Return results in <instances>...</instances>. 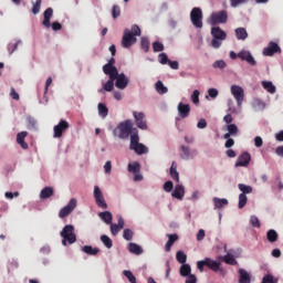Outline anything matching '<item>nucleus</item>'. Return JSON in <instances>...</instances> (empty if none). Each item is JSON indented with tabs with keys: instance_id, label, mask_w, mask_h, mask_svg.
Instances as JSON below:
<instances>
[{
	"instance_id": "nucleus-1",
	"label": "nucleus",
	"mask_w": 283,
	"mask_h": 283,
	"mask_svg": "<svg viewBox=\"0 0 283 283\" xmlns=\"http://www.w3.org/2000/svg\"><path fill=\"white\" fill-rule=\"evenodd\" d=\"M108 81L102 82V88L98 90L99 94H103V92H112L114 90V82L117 90H127L129 77L125 75V73H118V71H116L115 75H108Z\"/></svg>"
},
{
	"instance_id": "nucleus-2",
	"label": "nucleus",
	"mask_w": 283,
	"mask_h": 283,
	"mask_svg": "<svg viewBox=\"0 0 283 283\" xmlns=\"http://www.w3.org/2000/svg\"><path fill=\"white\" fill-rule=\"evenodd\" d=\"M230 93L237 102V107L233 99L230 98L227 102L228 112H230V114H240L242 112V103H244V88L234 84L230 87Z\"/></svg>"
},
{
	"instance_id": "nucleus-3",
	"label": "nucleus",
	"mask_w": 283,
	"mask_h": 283,
	"mask_svg": "<svg viewBox=\"0 0 283 283\" xmlns=\"http://www.w3.org/2000/svg\"><path fill=\"white\" fill-rule=\"evenodd\" d=\"M140 34L142 31L138 24H134L132 27V30L125 29L122 38V48H124L125 50H129V48H132V45L136 43V36H140Z\"/></svg>"
},
{
	"instance_id": "nucleus-4",
	"label": "nucleus",
	"mask_w": 283,
	"mask_h": 283,
	"mask_svg": "<svg viewBox=\"0 0 283 283\" xmlns=\"http://www.w3.org/2000/svg\"><path fill=\"white\" fill-rule=\"evenodd\" d=\"M132 127H133L132 119H126L124 122H120L115 127V129L113 130V134L120 140H127V138H129V134H132Z\"/></svg>"
},
{
	"instance_id": "nucleus-5",
	"label": "nucleus",
	"mask_w": 283,
	"mask_h": 283,
	"mask_svg": "<svg viewBox=\"0 0 283 283\" xmlns=\"http://www.w3.org/2000/svg\"><path fill=\"white\" fill-rule=\"evenodd\" d=\"M140 137H138V130H135L130 135V145L129 149L135 151L138 156H143V154H149V148L145 146V144H140Z\"/></svg>"
},
{
	"instance_id": "nucleus-6",
	"label": "nucleus",
	"mask_w": 283,
	"mask_h": 283,
	"mask_svg": "<svg viewBox=\"0 0 283 283\" xmlns=\"http://www.w3.org/2000/svg\"><path fill=\"white\" fill-rule=\"evenodd\" d=\"M211 48H213V50H220V48L222 46V42L227 40V32L220 29V27H213L211 29Z\"/></svg>"
},
{
	"instance_id": "nucleus-7",
	"label": "nucleus",
	"mask_w": 283,
	"mask_h": 283,
	"mask_svg": "<svg viewBox=\"0 0 283 283\" xmlns=\"http://www.w3.org/2000/svg\"><path fill=\"white\" fill-rule=\"evenodd\" d=\"M62 238L63 247H67V244H74L76 242V233H74V226L69 224L65 226L60 232Z\"/></svg>"
},
{
	"instance_id": "nucleus-8",
	"label": "nucleus",
	"mask_w": 283,
	"mask_h": 283,
	"mask_svg": "<svg viewBox=\"0 0 283 283\" xmlns=\"http://www.w3.org/2000/svg\"><path fill=\"white\" fill-rule=\"evenodd\" d=\"M52 17H54V9L49 7L43 12L42 25L45 28H52L53 32H59V30H62L63 25H61V23H59V22L50 23Z\"/></svg>"
},
{
	"instance_id": "nucleus-9",
	"label": "nucleus",
	"mask_w": 283,
	"mask_h": 283,
	"mask_svg": "<svg viewBox=\"0 0 283 283\" xmlns=\"http://www.w3.org/2000/svg\"><path fill=\"white\" fill-rule=\"evenodd\" d=\"M190 21L195 28L202 29V9L193 8L190 12Z\"/></svg>"
},
{
	"instance_id": "nucleus-10",
	"label": "nucleus",
	"mask_w": 283,
	"mask_h": 283,
	"mask_svg": "<svg viewBox=\"0 0 283 283\" xmlns=\"http://www.w3.org/2000/svg\"><path fill=\"white\" fill-rule=\"evenodd\" d=\"M198 156V150L192 149L189 146L181 145L179 148V157L181 160H193Z\"/></svg>"
},
{
	"instance_id": "nucleus-11",
	"label": "nucleus",
	"mask_w": 283,
	"mask_h": 283,
	"mask_svg": "<svg viewBox=\"0 0 283 283\" xmlns=\"http://www.w3.org/2000/svg\"><path fill=\"white\" fill-rule=\"evenodd\" d=\"M93 198L99 209H107V201H105V196H103V190H101V187L94 186Z\"/></svg>"
},
{
	"instance_id": "nucleus-12",
	"label": "nucleus",
	"mask_w": 283,
	"mask_h": 283,
	"mask_svg": "<svg viewBox=\"0 0 283 283\" xmlns=\"http://www.w3.org/2000/svg\"><path fill=\"white\" fill-rule=\"evenodd\" d=\"M228 19H229V15L227 14V11L222 10V11L213 12L210 15L209 23L210 25H218L220 23H227Z\"/></svg>"
},
{
	"instance_id": "nucleus-13",
	"label": "nucleus",
	"mask_w": 283,
	"mask_h": 283,
	"mask_svg": "<svg viewBox=\"0 0 283 283\" xmlns=\"http://www.w3.org/2000/svg\"><path fill=\"white\" fill-rule=\"evenodd\" d=\"M76 205H77L76 199L72 198L65 207L60 209L59 218L61 219L67 218V216H70L74 211V209H76Z\"/></svg>"
},
{
	"instance_id": "nucleus-14",
	"label": "nucleus",
	"mask_w": 283,
	"mask_h": 283,
	"mask_svg": "<svg viewBox=\"0 0 283 283\" xmlns=\"http://www.w3.org/2000/svg\"><path fill=\"white\" fill-rule=\"evenodd\" d=\"M70 124L66 120H60L57 125L53 127V138H61L64 132H67Z\"/></svg>"
},
{
	"instance_id": "nucleus-15",
	"label": "nucleus",
	"mask_w": 283,
	"mask_h": 283,
	"mask_svg": "<svg viewBox=\"0 0 283 283\" xmlns=\"http://www.w3.org/2000/svg\"><path fill=\"white\" fill-rule=\"evenodd\" d=\"M185 193H187L185 185L178 182L175 185V188H172L171 198H175V200H185Z\"/></svg>"
},
{
	"instance_id": "nucleus-16",
	"label": "nucleus",
	"mask_w": 283,
	"mask_h": 283,
	"mask_svg": "<svg viewBox=\"0 0 283 283\" xmlns=\"http://www.w3.org/2000/svg\"><path fill=\"white\" fill-rule=\"evenodd\" d=\"M133 116L135 118V123H136L138 129L146 130L147 129V120L145 119V113L134 111Z\"/></svg>"
},
{
	"instance_id": "nucleus-17",
	"label": "nucleus",
	"mask_w": 283,
	"mask_h": 283,
	"mask_svg": "<svg viewBox=\"0 0 283 283\" xmlns=\"http://www.w3.org/2000/svg\"><path fill=\"white\" fill-rule=\"evenodd\" d=\"M277 52H282L280 45L273 41H271L268 46L263 49V56H273V54H277Z\"/></svg>"
},
{
	"instance_id": "nucleus-18",
	"label": "nucleus",
	"mask_w": 283,
	"mask_h": 283,
	"mask_svg": "<svg viewBox=\"0 0 283 283\" xmlns=\"http://www.w3.org/2000/svg\"><path fill=\"white\" fill-rule=\"evenodd\" d=\"M249 163H251V154L243 153L237 158L234 167H249Z\"/></svg>"
},
{
	"instance_id": "nucleus-19",
	"label": "nucleus",
	"mask_w": 283,
	"mask_h": 283,
	"mask_svg": "<svg viewBox=\"0 0 283 283\" xmlns=\"http://www.w3.org/2000/svg\"><path fill=\"white\" fill-rule=\"evenodd\" d=\"M114 63H116V60H114V57H112L108 61V63L103 66V72H104V74H106V76H114L116 74V72H118V69H116V66H114Z\"/></svg>"
},
{
	"instance_id": "nucleus-20",
	"label": "nucleus",
	"mask_w": 283,
	"mask_h": 283,
	"mask_svg": "<svg viewBox=\"0 0 283 283\" xmlns=\"http://www.w3.org/2000/svg\"><path fill=\"white\" fill-rule=\"evenodd\" d=\"M238 56L239 59H241V61H245V63H249V65H255L256 63L250 51L242 50L238 53Z\"/></svg>"
},
{
	"instance_id": "nucleus-21",
	"label": "nucleus",
	"mask_w": 283,
	"mask_h": 283,
	"mask_svg": "<svg viewBox=\"0 0 283 283\" xmlns=\"http://www.w3.org/2000/svg\"><path fill=\"white\" fill-rule=\"evenodd\" d=\"M177 111L181 118H189L191 106H189V104H184L182 102H180L177 106Z\"/></svg>"
},
{
	"instance_id": "nucleus-22",
	"label": "nucleus",
	"mask_w": 283,
	"mask_h": 283,
	"mask_svg": "<svg viewBox=\"0 0 283 283\" xmlns=\"http://www.w3.org/2000/svg\"><path fill=\"white\" fill-rule=\"evenodd\" d=\"M123 227H125V220L118 216L117 223H111L112 235H118V232L122 231Z\"/></svg>"
},
{
	"instance_id": "nucleus-23",
	"label": "nucleus",
	"mask_w": 283,
	"mask_h": 283,
	"mask_svg": "<svg viewBox=\"0 0 283 283\" xmlns=\"http://www.w3.org/2000/svg\"><path fill=\"white\" fill-rule=\"evenodd\" d=\"M169 174L175 182H180V174L178 172V164H176V161L171 163Z\"/></svg>"
},
{
	"instance_id": "nucleus-24",
	"label": "nucleus",
	"mask_w": 283,
	"mask_h": 283,
	"mask_svg": "<svg viewBox=\"0 0 283 283\" xmlns=\"http://www.w3.org/2000/svg\"><path fill=\"white\" fill-rule=\"evenodd\" d=\"M25 138H28V132H21L17 135V144L20 145L23 149H28V143H25Z\"/></svg>"
},
{
	"instance_id": "nucleus-25",
	"label": "nucleus",
	"mask_w": 283,
	"mask_h": 283,
	"mask_svg": "<svg viewBox=\"0 0 283 283\" xmlns=\"http://www.w3.org/2000/svg\"><path fill=\"white\" fill-rule=\"evenodd\" d=\"M228 133L223 135L224 139L231 138V136H237L238 135V126L235 124H230L227 126Z\"/></svg>"
},
{
	"instance_id": "nucleus-26",
	"label": "nucleus",
	"mask_w": 283,
	"mask_h": 283,
	"mask_svg": "<svg viewBox=\"0 0 283 283\" xmlns=\"http://www.w3.org/2000/svg\"><path fill=\"white\" fill-rule=\"evenodd\" d=\"M168 241L165 245V251L169 253L171 251V247H174V243L178 240V234H167Z\"/></svg>"
},
{
	"instance_id": "nucleus-27",
	"label": "nucleus",
	"mask_w": 283,
	"mask_h": 283,
	"mask_svg": "<svg viewBox=\"0 0 283 283\" xmlns=\"http://www.w3.org/2000/svg\"><path fill=\"white\" fill-rule=\"evenodd\" d=\"M54 196V188L52 187H45L40 192L41 200H48V198H52Z\"/></svg>"
},
{
	"instance_id": "nucleus-28",
	"label": "nucleus",
	"mask_w": 283,
	"mask_h": 283,
	"mask_svg": "<svg viewBox=\"0 0 283 283\" xmlns=\"http://www.w3.org/2000/svg\"><path fill=\"white\" fill-rule=\"evenodd\" d=\"M239 283H251V275L244 269L239 270Z\"/></svg>"
},
{
	"instance_id": "nucleus-29",
	"label": "nucleus",
	"mask_w": 283,
	"mask_h": 283,
	"mask_svg": "<svg viewBox=\"0 0 283 283\" xmlns=\"http://www.w3.org/2000/svg\"><path fill=\"white\" fill-rule=\"evenodd\" d=\"M128 251L134 255H143V248L137 243H133V242L128 243Z\"/></svg>"
},
{
	"instance_id": "nucleus-30",
	"label": "nucleus",
	"mask_w": 283,
	"mask_h": 283,
	"mask_svg": "<svg viewBox=\"0 0 283 283\" xmlns=\"http://www.w3.org/2000/svg\"><path fill=\"white\" fill-rule=\"evenodd\" d=\"M212 202L214 205V209H222L223 207H227V205H229V200L228 199H220L218 197H214L212 199Z\"/></svg>"
},
{
	"instance_id": "nucleus-31",
	"label": "nucleus",
	"mask_w": 283,
	"mask_h": 283,
	"mask_svg": "<svg viewBox=\"0 0 283 283\" xmlns=\"http://www.w3.org/2000/svg\"><path fill=\"white\" fill-rule=\"evenodd\" d=\"M235 36L238 41H247V39L249 38V33L247 32V29L238 28L235 29Z\"/></svg>"
},
{
	"instance_id": "nucleus-32",
	"label": "nucleus",
	"mask_w": 283,
	"mask_h": 283,
	"mask_svg": "<svg viewBox=\"0 0 283 283\" xmlns=\"http://www.w3.org/2000/svg\"><path fill=\"white\" fill-rule=\"evenodd\" d=\"M21 40H15L14 42H10L7 45V50L9 52V56H12V54H14V52H17V50L19 49V45H21Z\"/></svg>"
},
{
	"instance_id": "nucleus-33",
	"label": "nucleus",
	"mask_w": 283,
	"mask_h": 283,
	"mask_svg": "<svg viewBox=\"0 0 283 283\" xmlns=\"http://www.w3.org/2000/svg\"><path fill=\"white\" fill-rule=\"evenodd\" d=\"M98 218L105 222V224H112L113 216L109 211H104L98 213Z\"/></svg>"
},
{
	"instance_id": "nucleus-34",
	"label": "nucleus",
	"mask_w": 283,
	"mask_h": 283,
	"mask_svg": "<svg viewBox=\"0 0 283 283\" xmlns=\"http://www.w3.org/2000/svg\"><path fill=\"white\" fill-rule=\"evenodd\" d=\"M97 112H98V116L101 118H107V114H109V109L107 108V106L103 103H99L97 105Z\"/></svg>"
},
{
	"instance_id": "nucleus-35",
	"label": "nucleus",
	"mask_w": 283,
	"mask_h": 283,
	"mask_svg": "<svg viewBox=\"0 0 283 283\" xmlns=\"http://www.w3.org/2000/svg\"><path fill=\"white\" fill-rule=\"evenodd\" d=\"M206 260V266L210 269L211 271H219L220 270V262L213 261L211 259H205Z\"/></svg>"
},
{
	"instance_id": "nucleus-36",
	"label": "nucleus",
	"mask_w": 283,
	"mask_h": 283,
	"mask_svg": "<svg viewBox=\"0 0 283 283\" xmlns=\"http://www.w3.org/2000/svg\"><path fill=\"white\" fill-rule=\"evenodd\" d=\"M82 251L83 253H86V255H97L101 250L98 248H93L92 245H84Z\"/></svg>"
},
{
	"instance_id": "nucleus-37",
	"label": "nucleus",
	"mask_w": 283,
	"mask_h": 283,
	"mask_svg": "<svg viewBox=\"0 0 283 283\" xmlns=\"http://www.w3.org/2000/svg\"><path fill=\"white\" fill-rule=\"evenodd\" d=\"M179 273H180L181 277H188L189 275H191V265L184 263L180 266Z\"/></svg>"
},
{
	"instance_id": "nucleus-38",
	"label": "nucleus",
	"mask_w": 283,
	"mask_h": 283,
	"mask_svg": "<svg viewBox=\"0 0 283 283\" xmlns=\"http://www.w3.org/2000/svg\"><path fill=\"white\" fill-rule=\"evenodd\" d=\"M252 107L256 112H260V111L264 109V107H266V104H264V102L262 99H260V98H254L252 101Z\"/></svg>"
},
{
	"instance_id": "nucleus-39",
	"label": "nucleus",
	"mask_w": 283,
	"mask_h": 283,
	"mask_svg": "<svg viewBox=\"0 0 283 283\" xmlns=\"http://www.w3.org/2000/svg\"><path fill=\"white\" fill-rule=\"evenodd\" d=\"M155 90L157 94H167L169 92V88H167V86H165V84L161 81H158L155 84Z\"/></svg>"
},
{
	"instance_id": "nucleus-40",
	"label": "nucleus",
	"mask_w": 283,
	"mask_h": 283,
	"mask_svg": "<svg viewBox=\"0 0 283 283\" xmlns=\"http://www.w3.org/2000/svg\"><path fill=\"white\" fill-rule=\"evenodd\" d=\"M262 87L263 90H266L269 94H275V85H273V82L263 81Z\"/></svg>"
},
{
	"instance_id": "nucleus-41",
	"label": "nucleus",
	"mask_w": 283,
	"mask_h": 283,
	"mask_svg": "<svg viewBox=\"0 0 283 283\" xmlns=\"http://www.w3.org/2000/svg\"><path fill=\"white\" fill-rule=\"evenodd\" d=\"M238 189L241 191V193H243V196H247V193H253V187L244 184H239Z\"/></svg>"
},
{
	"instance_id": "nucleus-42",
	"label": "nucleus",
	"mask_w": 283,
	"mask_h": 283,
	"mask_svg": "<svg viewBox=\"0 0 283 283\" xmlns=\"http://www.w3.org/2000/svg\"><path fill=\"white\" fill-rule=\"evenodd\" d=\"M101 242L104 244L106 249H112V247H114V242L106 234H103L101 237Z\"/></svg>"
},
{
	"instance_id": "nucleus-43",
	"label": "nucleus",
	"mask_w": 283,
	"mask_h": 283,
	"mask_svg": "<svg viewBox=\"0 0 283 283\" xmlns=\"http://www.w3.org/2000/svg\"><path fill=\"white\" fill-rule=\"evenodd\" d=\"M128 171L129 174H138L140 171V164L138 161L128 164Z\"/></svg>"
},
{
	"instance_id": "nucleus-44",
	"label": "nucleus",
	"mask_w": 283,
	"mask_h": 283,
	"mask_svg": "<svg viewBox=\"0 0 283 283\" xmlns=\"http://www.w3.org/2000/svg\"><path fill=\"white\" fill-rule=\"evenodd\" d=\"M176 260L177 262H179V264H187V254H185V252L179 250L176 253Z\"/></svg>"
},
{
	"instance_id": "nucleus-45",
	"label": "nucleus",
	"mask_w": 283,
	"mask_h": 283,
	"mask_svg": "<svg viewBox=\"0 0 283 283\" xmlns=\"http://www.w3.org/2000/svg\"><path fill=\"white\" fill-rule=\"evenodd\" d=\"M223 262H226V264H230L231 266H235V264H238V261L233 254H226L223 256Z\"/></svg>"
},
{
	"instance_id": "nucleus-46",
	"label": "nucleus",
	"mask_w": 283,
	"mask_h": 283,
	"mask_svg": "<svg viewBox=\"0 0 283 283\" xmlns=\"http://www.w3.org/2000/svg\"><path fill=\"white\" fill-rule=\"evenodd\" d=\"M248 200H249V198H247V195L240 193V195H239L238 208H239V209H244V207H247Z\"/></svg>"
},
{
	"instance_id": "nucleus-47",
	"label": "nucleus",
	"mask_w": 283,
	"mask_h": 283,
	"mask_svg": "<svg viewBox=\"0 0 283 283\" xmlns=\"http://www.w3.org/2000/svg\"><path fill=\"white\" fill-rule=\"evenodd\" d=\"M174 181L168 180L163 185V189L166 193H171L174 191Z\"/></svg>"
},
{
	"instance_id": "nucleus-48",
	"label": "nucleus",
	"mask_w": 283,
	"mask_h": 283,
	"mask_svg": "<svg viewBox=\"0 0 283 283\" xmlns=\"http://www.w3.org/2000/svg\"><path fill=\"white\" fill-rule=\"evenodd\" d=\"M231 8H240V6H247L249 0H229Z\"/></svg>"
},
{
	"instance_id": "nucleus-49",
	"label": "nucleus",
	"mask_w": 283,
	"mask_h": 283,
	"mask_svg": "<svg viewBox=\"0 0 283 283\" xmlns=\"http://www.w3.org/2000/svg\"><path fill=\"white\" fill-rule=\"evenodd\" d=\"M212 67L214 70H224V67H227V62H224V60H217L213 62Z\"/></svg>"
},
{
	"instance_id": "nucleus-50",
	"label": "nucleus",
	"mask_w": 283,
	"mask_h": 283,
	"mask_svg": "<svg viewBox=\"0 0 283 283\" xmlns=\"http://www.w3.org/2000/svg\"><path fill=\"white\" fill-rule=\"evenodd\" d=\"M269 242H277V232L275 230H269L266 233Z\"/></svg>"
},
{
	"instance_id": "nucleus-51",
	"label": "nucleus",
	"mask_w": 283,
	"mask_h": 283,
	"mask_svg": "<svg viewBox=\"0 0 283 283\" xmlns=\"http://www.w3.org/2000/svg\"><path fill=\"white\" fill-rule=\"evenodd\" d=\"M41 3L42 0H35V2H32V14H39V12H41Z\"/></svg>"
},
{
	"instance_id": "nucleus-52",
	"label": "nucleus",
	"mask_w": 283,
	"mask_h": 283,
	"mask_svg": "<svg viewBox=\"0 0 283 283\" xmlns=\"http://www.w3.org/2000/svg\"><path fill=\"white\" fill-rule=\"evenodd\" d=\"M193 105H198L200 103V91L195 90L190 96Z\"/></svg>"
},
{
	"instance_id": "nucleus-53",
	"label": "nucleus",
	"mask_w": 283,
	"mask_h": 283,
	"mask_svg": "<svg viewBox=\"0 0 283 283\" xmlns=\"http://www.w3.org/2000/svg\"><path fill=\"white\" fill-rule=\"evenodd\" d=\"M124 240H127V242L134 240V231L132 229H125L123 233Z\"/></svg>"
},
{
	"instance_id": "nucleus-54",
	"label": "nucleus",
	"mask_w": 283,
	"mask_h": 283,
	"mask_svg": "<svg viewBox=\"0 0 283 283\" xmlns=\"http://www.w3.org/2000/svg\"><path fill=\"white\" fill-rule=\"evenodd\" d=\"M250 224H251V227H254V229H260V227H261L260 219L256 216H251Z\"/></svg>"
},
{
	"instance_id": "nucleus-55",
	"label": "nucleus",
	"mask_w": 283,
	"mask_h": 283,
	"mask_svg": "<svg viewBox=\"0 0 283 283\" xmlns=\"http://www.w3.org/2000/svg\"><path fill=\"white\" fill-rule=\"evenodd\" d=\"M123 275H125L128 279V282L136 283V276L134 275V273H132V271L124 270Z\"/></svg>"
},
{
	"instance_id": "nucleus-56",
	"label": "nucleus",
	"mask_w": 283,
	"mask_h": 283,
	"mask_svg": "<svg viewBox=\"0 0 283 283\" xmlns=\"http://www.w3.org/2000/svg\"><path fill=\"white\" fill-rule=\"evenodd\" d=\"M261 283H277V279H275V276H273L271 274H266L263 276Z\"/></svg>"
},
{
	"instance_id": "nucleus-57",
	"label": "nucleus",
	"mask_w": 283,
	"mask_h": 283,
	"mask_svg": "<svg viewBox=\"0 0 283 283\" xmlns=\"http://www.w3.org/2000/svg\"><path fill=\"white\" fill-rule=\"evenodd\" d=\"M200 190H193L189 197V200H191V202H197V200H200Z\"/></svg>"
},
{
	"instance_id": "nucleus-58",
	"label": "nucleus",
	"mask_w": 283,
	"mask_h": 283,
	"mask_svg": "<svg viewBox=\"0 0 283 283\" xmlns=\"http://www.w3.org/2000/svg\"><path fill=\"white\" fill-rule=\"evenodd\" d=\"M218 88H209L208 90V95H206V98L209 99L210 98H218Z\"/></svg>"
},
{
	"instance_id": "nucleus-59",
	"label": "nucleus",
	"mask_w": 283,
	"mask_h": 283,
	"mask_svg": "<svg viewBox=\"0 0 283 283\" xmlns=\"http://www.w3.org/2000/svg\"><path fill=\"white\" fill-rule=\"evenodd\" d=\"M158 62L161 64V65H167V63H169V57L167 56L166 53H160L158 55Z\"/></svg>"
},
{
	"instance_id": "nucleus-60",
	"label": "nucleus",
	"mask_w": 283,
	"mask_h": 283,
	"mask_svg": "<svg viewBox=\"0 0 283 283\" xmlns=\"http://www.w3.org/2000/svg\"><path fill=\"white\" fill-rule=\"evenodd\" d=\"M153 50L154 52H163V50H165V45L161 42H154Z\"/></svg>"
},
{
	"instance_id": "nucleus-61",
	"label": "nucleus",
	"mask_w": 283,
	"mask_h": 283,
	"mask_svg": "<svg viewBox=\"0 0 283 283\" xmlns=\"http://www.w3.org/2000/svg\"><path fill=\"white\" fill-rule=\"evenodd\" d=\"M112 17H113V19H118V17H120V7H118L116 4L113 6Z\"/></svg>"
},
{
	"instance_id": "nucleus-62",
	"label": "nucleus",
	"mask_w": 283,
	"mask_h": 283,
	"mask_svg": "<svg viewBox=\"0 0 283 283\" xmlns=\"http://www.w3.org/2000/svg\"><path fill=\"white\" fill-rule=\"evenodd\" d=\"M142 49L145 50V52H149V39L142 38Z\"/></svg>"
},
{
	"instance_id": "nucleus-63",
	"label": "nucleus",
	"mask_w": 283,
	"mask_h": 283,
	"mask_svg": "<svg viewBox=\"0 0 283 283\" xmlns=\"http://www.w3.org/2000/svg\"><path fill=\"white\" fill-rule=\"evenodd\" d=\"M198 129H207V119L200 118L197 123Z\"/></svg>"
},
{
	"instance_id": "nucleus-64",
	"label": "nucleus",
	"mask_w": 283,
	"mask_h": 283,
	"mask_svg": "<svg viewBox=\"0 0 283 283\" xmlns=\"http://www.w3.org/2000/svg\"><path fill=\"white\" fill-rule=\"evenodd\" d=\"M185 283H198V277L195 274L186 276Z\"/></svg>"
}]
</instances>
